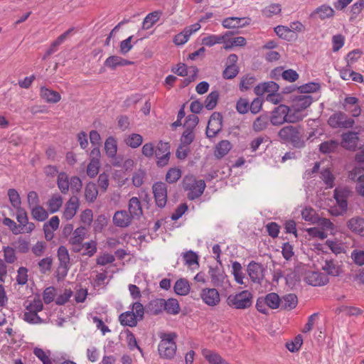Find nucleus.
Segmentation results:
<instances>
[{"label":"nucleus","mask_w":364,"mask_h":364,"mask_svg":"<svg viewBox=\"0 0 364 364\" xmlns=\"http://www.w3.org/2000/svg\"><path fill=\"white\" fill-rule=\"evenodd\" d=\"M350 259L353 262L359 267L364 266V250L355 249L350 253Z\"/></svg>","instance_id":"obj_63"},{"label":"nucleus","mask_w":364,"mask_h":364,"mask_svg":"<svg viewBox=\"0 0 364 364\" xmlns=\"http://www.w3.org/2000/svg\"><path fill=\"white\" fill-rule=\"evenodd\" d=\"M105 150L109 158L114 159L117 152V142L114 137L109 136L105 142Z\"/></svg>","instance_id":"obj_43"},{"label":"nucleus","mask_w":364,"mask_h":364,"mask_svg":"<svg viewBox=\"0 0 364 364\" xmlns=\"http://www.w3.org/2000/svg\"><path fill=\"white\" fill-rule=\"evenodd\" d=\"M222 129V116L218 112H214L210 117L206 128V135L208 138L214 137Z\"/></svg>","instance_id":"obj_13"},{"label":"nucleus","mask_w":364,"mask_h":364,"mask_svg":"<svg viewBox=\"0 0 364 364\" xmlns=\"http://www.w3.org/2000/svg\"><path fill=\"white\" fill-rule=\"evenodd\" d=\"M344 108L350 112L353 117H358L360 114L361 109L358 105V100L355 97H347L344 100Z\"/></svg>","instance_id":"obj_31"},{"label":"nucleus","mask_w":364,"mask_h":364,"mask_svg":"<svg viewBox=\"0 0 364 364\" xmlns=\"http://www.w3.org/2000/svg\"><path fill=\"white\" fill-rule=\"evenodd\" d=\"M348 178L354 182H357L355 186L356 192L364 197V168L355 166L348 172Z\"/></svg>","instance_id":"obj_10"},{"label":"nucleus","mask_w":364,"mask_h":364,"mask_svg":"<svg viewBox=\"0 0 364 364\" xmlns=\"http://www.w3.org/2000/svg\"><path fill=\"white\" fill-rule=\"evenodd\" d=\"M152 191L156 204L159 208H164L167 202V187L164 183L156 182L152 186Z\"/></svg>","instance_id":"obj_12"},{"label":"nucleus","mask_w":364,"mask_h":364,"mask_svg":"<svg viewBox=\"0 0 364 364\" xmlns=\"http://www.w3.org/2000/svg\"><path fill=\"white\" fill-rule=\"evenodd\" d=\"M299 119L291 114L289 107L280 105L275 107L272 112L269 118L270 122L274 126H279L284 122L296 123L299 122Z\"/></svg>","instance_id":"obj_4"},{"label":"nucleus","mask_w":364,"mask_h":364,"mask_svg":"<svg viewBox=\"0 0 364 364\" xmlns=\"http://www.w3.org/2000/svg\"><path fill=\"white\" fill-rule=\"evenodd\" d=\"M63 205V198L59 194L53 195L47 202L48 210L50 213L58 212Z\"/></svg>","instance_id":"obj_42"},{"label":"nucleus","mask_w":364,"mask_h":364,"mask_svg":"<svg viewBox=\"0 0 364 364\" xmlns=\"http://www.w3.org/2000/svg\"><path fill=\"white\" fill-rule=\"evenodd\" d=\"M173 289L178 295H187L190 291V285L188 280L185 279H178L174 284Z\"/></svg>","instance_id":"obj_45"},{"label":"nucleus","mask_w":364,"mask_h":364,"mask_svg":"<svg viewBox=\"0 0 364 364\" xmlns=\"http://www.w3.org/2000/svg\"><path fill=\"white\" fill-rule=\"evenodd\" d=\"M183 188L188 191V198L194 200L202 195L205 183L203 180H196L193 176H186L183 180Z\"/></svg>","instance_id":"obj_6"},{"label":"nucleus","mask_w":364,"mask_h":364,"mask_svg":"<svg viewBox=\"0 0 364 364\" xmlns=\"http://www.w3.org/2000/svg\"><path fill=\"white\" fill-rule=\"evenodd\" d=\"M348 191L345 189H339L336 188L334 191V198L336 200L337 204L338 205L341 210L337 211L335 213V215H340L343 212H345L347 210L348 207V203H347V198H348Z\"/></svg>","instance_id":"obj_26"},{"label":"nucleus","mask_w":364,"mask_h":364,"mask_svg":"<svg viewBox=\"0 0 364 364\" xmlns=\"http://www.w3.org/2000/svg\"><path fill=\"white\" fill-rule=\"evenodd\" d=\"M282 11V6L279 4H271L265 6L262 10V14L267 17L271 18L274 16L278 15Z\"/></svg>","instance_id":"obj_52"},{"label":"nucleus","mask_w":364,"mask_h":364,"mask_svg":"<svg viewBox=\"0 0 364 364\" xmlns=\"http://www.w3.org/2000/svg\"><path fill=\"white\" fill-rule=\"evenodd\" d=\"M335 15L334 9L327 5L323 4L317 7L311 14V18H318L321 20H326L327 18H333Z\"/></svg>","instance_id":"obj_24"},{"label":"nucleus","mask_w":364,"mask_h":364,"mask_svg":"<svg viewBox=\"0 0 364 364\" xmlns=\"http://www.w3.org/2000/svg\"><path fill=\"white\" fill-rule=\"evenodd\" d=\"M32 218L37 221L43 222L48 218V211L41 205H37L31 208Z\"/></svg>","instance_id":"obj_49"},{"label":"nucleus","mask_w":364,"mask_h":364,"mask_svg":"<svg viewBox=\"0 0 364 364\" xmlns=\"http://www.w3.org/2000/svg\"><path fill=\"white\" fill-rule=\"evenodd\" d=\"M359 138L358 134L353 132L342 134L341 146L348 150L354 151L358 146Z\"/></svg>","instance_id":"obj_25"},{"label":"nucleus","mask_w":364,"mask_h":364,"mask_svg":"<svg viewBox=\"0 0 364 364\" xmlns=\"http://www.w3.org/2000/svg\"><path fill=\"white\" fill-rule=\"evenodd\" d=\"M80 206L79 199L76 196L71 197L65 203L63 212L62 218L65 220H70L75 215Z\"/></svg>","instance_id":"obj_18"},{"label":"nucleus","mask_w":364,"mask_h":364,"mask_svg":"<svg viewBox=\"0 0 364 364\" xmlns=\"http://www.w3.org/2000/svg\"><path fill=\"white\" fill-rule=\"evenodd\" d=\"M39 95L42 100L49 104H56L61 100V95L58 92L46 87L40 88Z\"/></svg>","instance_id":"obj_22"},{"label":"nucleus","mask_w":364,"mask_h":364,"mask_svg":"<svg viewBox=\"0 0 364 364\" xmlns=\"http://www.w3.org/2000/svg\"><path fill=\"white\" fill-rule=\"evenodd\" d=\"M313 99L309 95H299L294 97L292 105L289 107L291 114L300 118L299 121H301L306 116L303 113L304 111L311 105Z\"/></svg>","instance_id":"obj_8"},{"label":"nucleus","mask_w":364,"mask_h":364,"mask_svg":"<svg viewBox=\"0 0 364 364\" xmlns=\"http://www.w3.org/2000/svg\"><path fill=\"white\" fill-rule=\"evenodd\" d=\"M8 197L12 207L16 210L21 207V198L18 192L14 188L8 190Z\"/></svg>","instance_id":"obj_55"},{"label":"nucleus","mask_w":364,"mask_h":364,"mask_svg":"<svg viewBox=\"0 0 364 364\" xmlns=\"http://www.w3.org/2000/svg\"><path fill=\"white\" fill-rule=\"evenodd\" d=\"M57 184L59 190L63 194L68 192L70 188V181L68 176L65 172H61L58 175Z\"/></svg>","instance_id":"obj_50"},{"label":"nucleus","mask_w":364,"mask_h":364,"mask_svg":"<svg viewBox=\"0 0 364 364\" xmlns=\"http://www.w3.org/2000/svg\"><path fill=\"white\" fill-rule=\"evenodd\" d=\"M183 258L185 264L193 269L199 267L198 256L197 254L191 250L186 252L183 254Z\"/></svg>","instance_id":"obj_46"},{"label":"nucleus","mask_w":364,"mask_h":364,"mask_svg":"<svg viewBox=\"0 0 364 364\" xmlns=\"http://www.w3.org/2000/svg\"><path fill=\"white\" fill-rule=\"evenodd\" d=\"M161 15V12L159 11H156L149 14L143 21V27L145 29L150 28L156 22H157L160 16Z\"/></svg>","instance_id":"obj_57"},{"label":"nucleus","mask_w":364,"mask_h":364,"mask_svg":"<svg viewBox=\"0 0 364 364\" xmlns=\"http://www.w3.org/2000/svg\"><path fill=\"white\" fill-rule=\"evenodd\" d=\"M164 299L157 298L151 300L146 306L147 312L157 316L164 312Z\"/></svg>","instance_id":"obj_34"},{"label":"nucleus","mask_w":364,"mask_h":364,"mask_svg":"<svg viewBox=\"0 0 364 364\" xmlns=\"http://www.w3.org/2000/svg\"><path fill=\"white\" fill-rule=\"evenodd\" d=\"M98 195V191L94 183H88L85 186V196L88 202H94Z\"/></svg>","instance_id":"obj_56"},{"label":"nucleus","mask_w":364,"mask_h":364,"mask_svg":"<svg viewBox=\"0 0 364 364\" xmlns=\"http://www.w3.org/2000/svg\"><path fill=\"white\" fill-rule=\"evenodd\" d=\"M303 134L304 129L301 126L288 125L279 131L278 136L282 141L289 143L294 147L301 148L305 145Z\"/></svg>","instance_id":"obj_1"},{"label":"nucleus","mask_w":364,"mask_h":364,"mask_svg":"<svg viewBox=\"0 0 364 364\" xmlns=\"http://www.w3.org/2000/svg\"><path fill=\"white\" fill-rule=\"evenodd\" d=\"M252 298V294L247 290H244L229 295L227 299V304L230 307L236 309H245L251 306Z\"/></svg>","instance_id":"obj_7"},{"label":"nucleus","mask_w":364,"mask_h":364,"mask_svg":"<svg viewBox=\"0 0 364 364\" xmlns=\"http://www.w3.org/2000/svg\"><path fill=\"white\" fill-rule=\"evenodd\" d=\"M86 234V228L83 226H80L76 228L72 233L70 238L69 239V243L75 246L73 247V250L75 252H79L80 250V247L82 241L85 239Z\"/></svg>","instance_id":"obj_20"},{"label":"nucleus","mask_w":364,"mask_h":364,"mask_svg":"<svg viewBox=\"0 0 364 364\" xmlns=\"http://www.w3.org/2000/svg\"><path fill=\"white\" fill-rule=\"evenodd\" d=\"M74 31V28H70L65 32L60 35L56 40H55L50 45V46L46 50L45 55L43 57V60H46L50 55L57 51L58 47L61 45L65 40L68 37L69 35Z\"/></svg>","instance_id":"obj_28"},{"label":"nucleus","mask_w":364,"mask_h":364,"mask_svg":"<svg viewBox=\"0 0 364 364\" xmlns=\"http://www.w3.org/2000/svg\"><path fill=\"white\" fill-rule=\"evenodd\" d=\"M57 256L59 261L58 272L63 277H65L68 272L70 264V258L68 249L65 246H60L58 249Z\"/></svg>","instance_id":"obj_11"},{"label":"nucleus","mask_w":364,"mask_h":364,"mask_svg":"<svg viewBox=\"0 0 364 364\" xmlns=\"http://www.w3.org/2000/svg\"><path fill=\"white\" fill-rule=\"evenodd\" d=\"M200 297L203 301L209 306H215L220 301V294L214 288H205L201 291Z\"/></svg>","instance_id":"obj_16"},{"label":"nucleus","mask_w":364,"mask_h":364,"mask_svg":"<svg viewBox=\"0 0 364 364\" xmlns=\"http://www.w3.org/2000/svg\"><path fill=\"white\" fill-rule=\"evenodd\" d=\"M130 64H132V62L117 55L109 56L105 61V65L112 70L117 66H124Z\"/></svg>","instance_id":"obj_38"},{"label":"nucleus","mask_w":364,"mask_h":364,"mask_svg":"<svg viewBox=\"0 0 364 364\" xmlns=\"http://www.w3.org/2000/svg\"><path fill=\"white\" fill-rule=\"evenodd\" d=\"M181 170L178 168H171L166 173V181L168 183H176L181 177Z\"/></svg>","instance_id":"obj_64"},{"label":"nucleus","mask_w":364,"mask_h":364,"mask_svg":"<svg viewBox=\"0 0 364 364\" xmlns=\"http://www.w3.org/2000/svg\"><path fill=\"white\" fill-rule=\"evenodd\" d=\"M129 215L132 218H139L143 215L141 204L137 197L129 199L128 204Z\"/></svg>","instance_id":"obj_33"},{"label":"nucleus","mask_w":364,"mask_h":364,"mask_svg":"<svg viewBox=\"0 0 364 364\" xmlns=\"http://www.w3.org/2000/svg\"><path fill=\"white\" fill-rule=\"evenodd\" d=\"M203 357L208 361L209 364H230L223 359L219 354L208 349L202 351Z\"/></svg>","instance_id":"obj_39"},{"label":"nucleus","mask_w":364,"mask_h":364,"mask_svg":"<svg viewBox=\"0 0 364 364\" xmlns=\"http://www.w3.org/2000/svg\"><path fill=\"white\" fill-rule=\"evenodd\" d=\"M338 144V142L336 140L326 141L320 144L319 150L323 154L333 153L337 150Z\"/></svg>","instance_id":"obj_58"},{"label":"nucleus","mask_w":364,"mask_h":364,"mask_svg":"<svg viewBox=\"0 0 364 364\" xmlns=\"http://www.w3.org/2000/svg\"><path fill=\"white\" fill-rule=\"evenodd\" d=\"M347 227L353 233L364 237V218L353 217L348 220Z\"/></svg>","instance_id":"obj_29"},{"label":"nucleus","mask_w":364,"mask_h":364,"mask_svg":"<svg viewBox=\"0 0 364 364\" xmlns=\"http://www.w3.org/2000/svg\"><path fill=\"white\" fill-rule=\"evenodd\" d=\"M132 219L126 210H119L113 216V223L117 227L125 228L130 225Z\"/></svg>","instance_id":"obj_32"},{"label":"nucleus","mask_w":364,"mask_h":364,"mask_svg":"<svg viewBox=\"0 0 364 364\" xmlns=\"http://www.w3.org/2000/svg\"><path fill=\"white\" fill-rule=\"evenodd\" d=\"M124 333L126 335V342L127 343V346L131 350H133L134 349L136 348L139 350L141 353H143L142 349L139 346L136 337L134 335V333L129 331V329H127L124 331Z\"/></svg>","instance_id":"obj_61"},{"label":"nucleus","mask_w":364,"mask_h":364,"mask_svg":"<svg viewBox=\"0 0 364 364\" xmlns=\"http://www.w3.org/2000/svg\"><path fill=\"white\" fill-rule=\"evenodd\" d=\"M33 353L43 364H53L50 350H45L41 348L36 347L33 348Z\"/></svg>","instance_id":"obj_44"},{"label":"nucleus","mask_w":364,"mask_h":364,"mask_svg":"<svg viewBox=\"0 0 364 364\" xmlns=\"http://www.w3.org/2000/svg\"><path fill=\"white\" fill-rule=\"evenodd\" d=\"M126 144L132 148L136 149L140 146L143 142V137L139 134H131L124 139Z\"/></svg>","instance_id":"obj_54"},{"label":"nucleus","mask_w":364,"mask_h":364,"mask_svg":"<svg viewBox=\"0 0 364 364\" xmlns=\"http://www.w3.org/2000/svg\"><path fill=\"white\" fill-rule=\"evenodd\" d=\"M25 311L23 312V319L31 324H38L42 323V319L38 315V313L43 309V304L39 297H36L31 301H27L24 304Z\"/></svg>","instance_id":"obj_3"},{"label":"nucleus","mask_w":364,"mask_h":364,"mask_svg":"<svg viewBox=\"0 0 364 364\" xmlns=\"http://www.w3.org/2000/svg\"><path fill=\"white\" fill-rule=\"evenodd\" d=\"M16 220L21 227V230L24 233H31L35 229V224L32 222L28 221V217L26 211L24 208H21L16 209Z\"/></svg>","instance_id":"obj_14"},{"label":"nucleus","mask_w":364,"mask_h":364,"mask_svg":"<svg viewBox=\"0 0 364 364\" xmlns=\"http://www.w3.org/2000/svg\"><path fill=\"white\" fill-rule=\"evenodd\" d=\"M200 28V24L199 23L186 27L182 32L174 36L173 43L176 46L185 44L189 40L190 36L195 32L198 31Z\"/></svg>","instance_id":"obj_15"},{"label":"nucleus","mask_w":364,"mask_h":364,"mask_svg":"<svg viewBox=\"0 0 364 364\" xmlns=\"http://www.w3.org/2000/svg\"><path fill=\"white\" fill-rule=\"evenodd\" d=\"M248 274L254 282L259 283L264 277V268L262 264L251 262L247 266Z\"/></svg>","instance_id":"obj_23"},{"label":"nucleus","mask_w":364,"mask_h":364,"mask_svg":"<svg viewBox=\"0 0 364 364\" xmlns=\"http://www.w3.org/2000/svg\"><path fill=\"white\" fill-rule=\"evenodd\" d=\"M247 24H248V23L245 18L237 17L226 18L222 22L223 26L226 28H240Z\"/></svg>","instance_id":"obj_37"},{"label":"nucleus","mask_w":364,"mask_h":364,"mask_svg":"<svg viewBox=\"0 0 364 364\" xmlns=\"http://www.w3.org/2000/svg\"><path fill=\"white\" fill-rule=\"evenodd\" d=\"M100 154V152L98 147H95L91 151L90 155L93 156V158L90 160L87 166V174L90 178L95 177L99 173L100 163L97 157Z\"/></svg>","instance_id":"obj_19"},{"label":"nucleus","mask_w":364,"mask_h":364,"mask_svg":"<svg viewBox=\"0 0 364 364\" xmlns=\"http://www.w3.org/2000/svg\"><path fill=\"white\" fill-rule=\"evenodd\" d=\"M364 11V6L358 1L355 2L350 8L349 21L353 22Z\"/></svg>","instance_id":"obj_62"},{"label":"nucleus","mask_w":364,"mask_h":364,"mask_svg":"<svg viewBox=\"0 0 364 364\" xmlns=\"http://www.w3.org/2000/svg\"><path fill=\"white\" fill-rule=\"evenodd\" d=\"M144 307L139 301L132 304V311L122 313L119 316V321L124 326L135 327L138 321L144 319Z\"/></svg>","instance_id":"obj_2"},{"label":"nucleus","mask_w":364,"mask_h":364,"mask_svg":"<svg viewBox=\"0 0 364 364\" xmlns=\"http://www.w3.org/2000/svg\"><path fill=\"white\" fill-rule=\"evenodd\" d=\"M305 281L311 286L319 287L326 285L328 282V278L323 273L310 272L306 274Z\"/></svg>","instance_id":"obj_21"},{"label":"nucleus","mask_w":364,"mask_h":364,"mask_svg":"<svg viewBox=\"0 0 364 364\" xmlns=\"http://www.w3.org/2000/svg\"><path fill=\"white\" fill-rule=\"evenodd\" d=\"M173 72L180 76H187L189 73H191L192 75L188 80L189 82H191L195 80L198 73V69L193 66L188 68L185 64L181 63L177 65L176 68L173 70Z\"/></svg>","instance_id":"obj_36"},{"label":"nucleus","mask_w":364,"mask_h":364,"mask_svg":"<svg viewBox=\"0 0 364 364\" xmlns=\"http://www.w3.org/2000/svg\"><path fill=\"white\" fill-rule=\"evenodd\" d=\"M281 302L284 309L291 310L296 306L298 299L294 294H289L283 296L282 299H281Z\"/></svg>","instance_id":"obj_51"},{"label":"nucleus","mask_w":364,"mask_h":364,"mask_svg":"<svg viewBox=\"0 0 364 364\" xmlns=\"http://www.w3.org/2000/svg\"><path fill=\"white\" fill-rule=\"evenodd\" d=\"M164 312L171 315H176L180 312L181 308L177 299L170 298L167 300L164 299Z\"/></svg>","instance_id":"obj_41"},{"label":"nucleus","mask_w":364,"mask_h":364,"mask_svg":"<svg viewBox=\"0 0 364 364\" xmlns=\"http://www.w3.org/2000/svg\"><path fill=\"white\" fill-rule=\"evenodd\" d=\"M269 121V118L267 114H262L259 116L253 122V130L257 132L264 130L267 127Z\"/></svg>","instance_id":"obj_47"},{"label":"nucleus","mask_w":364,"mask_h":364,"mask_svg":"<svg viewBox=\"0 0 364 364\" xmlns=\"http://www.w3.org/2000/svg\"><path fill=\"white\" fill-rule=\"evenodd\" d=\"M154 154L157 158V164L159 166H164L166 165L168 162L170 156L168 144L160 141L155 149Z\"/></svg>","instance_id":"obj_17"},{"label":"nucleus","mask_w":364,"mask_h":364,"mask_svg":"<svg viewBox=\"0 0 364 364\" xmlns=\"http://www.w3.org/2000/svg\"><path fill=\"white\" fill-rule=\"evenodd\" d=\"M230 33L226 32L223 35H208L206 37L202 38V44L208 47L215 46V44H220L225 41V38L230 37Z\"/></svg>","instance_id":"obj_35"},{"label":"nucleus","mask_w":364,"mask_h":364,"mask_svg":"<svg viewBox=\"0 0 364 364\" xmlns=\"http://www.w3.org/2000/svg\"><path fill=\"white\" fill-rule=\"evenodd\" d=\"M322 269L329 275L336 277L341 273L340 267L333 260H326Z\"/></svg>","instance_id":"obj_53"},{"label":"nucleus","mask_w":364,"mask_h":364,"mask_svg":"<svg viewBox=\"0 0 364 364\" xmlns=\"http://www.w3.org/2000/svg\"><path fill=\"white\" fill-rule=\"evenodd\" d=\"M326 245L327 250L329 249L335 255L341 254L345 252L344 244L336 239L335 240H327L326 241Z\"/></svg>","instance_id":"obj_48"},{"label":"nucleus","mask_w":364,"mask_h":364,"mask_svg":"<svg viewBox=\"0 0 364 364\" xmlns=\"http://www.w3.org/2000/svg\"><path fill=\"white\" fill-rule=\"evenodd\" d=\"M211 282L215 287H223L228 282L224 271L219 268H210L209 271Z\"/></svg>","instance_id":"obj_27"},{"label":"nucleus","mask_w":364,"mask_h":364,"mask_svg":"<svg viewBox=\"0 0 364 364\" xmlns=\"http://www.w3.org/2000/svg\"><path fill=\"white\" fill-rule=\"evenodd\" d=\"M219 99V92L218 91L211 92L206 97L204 102V106L208 110L213 109L218 103Z\"/></svg>","instance_id":"obj_59"},{"label":"nucleus","mask_w":364,"mask_h":364,"mask_svg":"<svg viewBox=\"0 0 364 364\" xmlns=\"http://www.w3.org/2000/svg\"><path fill=\"white\" fill-rule=\"evenodd\" d=\"M175 333H164L161 336V341L158 346V351L161 358L165 359H171L174 357L176 352V343Z\"/></svg>","instance_id":"obj_5"},{"label":"nucleus","mask_w":364,"mask_h":364,"mask_svg":"<svg viewBox=\"0 0 364 364\" xmlns=\"http://www.w3.org/2000/svg\"><path fill=\"white\" fill-rule=\"evenodd\" d=\"M355 123L354 119L349 118L346 114L338 112L332 114L328 119V125L332 128H350Z\"/></svg>","instance_id":"obj_9"},{"label":"nucleus","mask_w":364,"mask_h":364,"mask_svg":"<svg viewBox=\"0 0 364 364\" xmlns=\"http://www.w3.org/2000/svg\"><path fill=\"white\" fill-rule=\"evenodd\" d=\"M232 145L228 140H222L215 148L214 155L217 159H222L228 154Z\"/></svg>","instance_id":"obj_40"},{"label":"nucleus","mask_w":364,"mask_h":364,"mask_svg":"<svg viewBox=\"0 0 364 364\" xmlns=\"http://www.w3.org/2000/svg\"><path fill=\"white\" fill-rule=\"evenodd\" d=\"M278 90L279 85L273 81L260 83L254 89V92L257 96H262L265 93L277 92Z\"/></svg>","instance_id":"obj_30"},{"label":"nucleus","mask_w":364,"mask_h":364,"mask_svg":"<svg viewBox=\"0 0 364 364\" xmlns=\"http://www.w3.org/2000/svg\"><path fill=\"white\" fill-rule=\"evenodd\" d=\"M269 309H276L279 308L281 299L279 295L276 293L268 294L264 299Z\"/></svg>","instance_id":"obj_60"}]
</instances>
